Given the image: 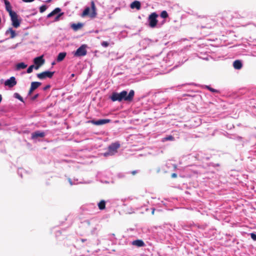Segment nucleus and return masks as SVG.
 <instances>
[{
    "label": "nucleus",
    "instance_id": "1",
    "mask_svg": "<svg viewBox=\"0 0 256 256\" xmlns=\"http://www.w3.org/2000/svg\"><path fill=\"white\" fill-rule=\"evenodd\" d=\"M134 95V92L132 90L128 94L126 90H122L120 93L114 92L110 98L112 102L118 101L120 102L122 100L130 102L133 100Z\"/></svg>",
    "mask_w": 256,
    "mask_h": 256
},
{
    "label": "nucleus",
    "instance_id": "2",
    "mask_svg": "<svg viewBox=\"0 0 256 256\" xmlns=\"http://www.w3.org/2000/svg\"><path fill=\"white\" fill-rule=\"evenodd\" d=\"M120 146V144L118 142L112 143L108 146V151L104 152V155L105 156L114 155L117 152L118 149L119 148Z\"/></svg>",
    "mask_w": 256,
    "mask_h": 256
},
{
    "label": "nucleus",
    "instance_id": "3",
    "mask_svg": "<svg viewBox=\"0 0 256 256\" xmlns=\"http://www.w3.org/2000/svg\"><path fill=\"white\" fill-rule=\"evenodd\" d=\"M61 8H54L51 12L47 15L46 18H50L56 14V16H55L54 19V22H57L60 20V17L64 14V12H61Z\"/></svg>",
    "mask_w": 256,
    "mask_h": 256
},
{
    "label": "nucleus",
    "instance_id": "4",
    "mask_svg": "<svg viewBox=\"0 0 256 256\" xmlns=\"http://www.w3.org/2000/svg\"><path fill=\"white\" fill-rule=\"evenodd\" d=\"M158 15L156 12L151 14L148 18V26L152 28H154L156 26L158 20L156 18Z\"/></svg>",
    "mask_w": 256,
    "mask_h": 256
},
{
    "label": "nucleus",
    "instance_id": "5",
    "mask_svg": "<svg viewBox=\"0 0 256 256\" xmlns=\"http://www.w3.org/2000/svg\"><path fill=\"white\" fill-rule=\"evenodd\" d=\"M86 45L82 44L79 47L77 50L74 52V56H83L86 54L87 51L86 50Z\"/></svg>",
    "mask_w": 256,
    "mask_h": 256
},
{
    "label": "nucleus",
    "instance_id": "6",
    "mask_svg": "<svg viewBox=\"0 0 256 256\" xmlns=\"http://www.w3.org/2000/svg\"><path fill=\"white\" fill-rule=\"evenodd\" d=\"M10 17L12 26L15 28H18L19 27L20 24V21L18 19V16L17 14L15 12L11 14H10Z\"/></svg>",
    "mask_w": 256,
    "mask_h": 256
},
{
    "label": "nucleus",
    "instance_id": "7",
    "mask_svg": "<svg viewBox=\"0 0 256 256\" xmlns=\"http://www.w3.org/2000/svg\"><path fill=\"white\" fill-rule=\"evenodd\" d=\"M54 73V72L45 71L42 73L38 74L36 76L40 80L46 78H52Z\"/></svg>",
    "mask_w": 256,
    "mask_h": 256
},
{
    "label": "nucleus",
    "instance_id": "8",
    "mask_svg": "<svg viewBox=\"0 0 256 256\" xmlns=\"http://www.w3.org/2000/svg\"><path fill=\"white\" fill-rule=\"evenodd\" d=\"M34 62L36 65L34 66V68L38 70L40 66L42 65L44 63V60L43 58V56H40L36 57L34 60Z\"/></svg>",
    "mask_w": 256,
    "mask_h": 256
},
{
    "label": "nucleus",
    "instance_id": "9",
    "mask_svg": "<svg viewBox=\"0 0 256 256\" xmlns=\"http://www.w3.org/2000/svg\"><path fill=\"white\" fill-rule=\"evenodd\" d=\"M16 80L14 76H12L9 79H8L4 82V85L11 88L14 87L16 84Z\"/></svg>",
    "mask_w": 256,
    "mask_h": 256
},
{
    "label": "nucleus",
    "instance_id": "10",
    "mask_svg": "<svg viewBox=\"0 0 256 256\" xmlns=\"http://www.w3.org/2000/svg\"><path fill=\"white\" fill-rule=\"evenodd\" d=\"M110 121L111 120L110 119H100L97 120H91L90 122L94 125L100 126L109 123Z\"/></svg>",
    "mask_w": 256,
    "mask_h": 256
},
{
    "label": "nucleus",
    "instance_id": "11",
    "mask_svg": "<svg viewBox=\"0 0 256 256\" xmlns=\"http://www.w3.org/2000/svg\"><path fill=\"white\" fill-rule=\"evenodd\" d=\"M45 132L40 130L36 131L32 134V139L35 140L40 138H44L45 136Z\"/></svg>",
    "mask_w": 256,
    "mask_h": 256
},
{
    "label": "nucleus",
    "instance_id": "12",
    "mask_svg": "<svg viewBox=\"0 0 256 256\" xmlns=\"http://www.w3.org/2000/svg\"><path fill=\"white\" fill-rule=\"evenodd\" d=\"M132 244L138 248L144 247L146 246V244L144 241L142 240H136L132 242Z\"/></svg>",
    "mask_w": 256,
    "mask_h": 256
},
{
    "label": "nucleus",
    "instance_id": "13",
    "mask_svg": "<svg viewBox=\"0 0 256 256\" xmlns=\"http://www.w3.org/2000/svg\"><path fill=\"white\" fill-rule=\"evenodd\" d=\"M4 3L6 10L9 13V14H11L14 12H15L12 10V8L9 1L8 0H4Z\"/></svg>",
    "mask_w": 256,
    "mask_h": 256
},
{
    "label": "nucleus",
    "instance_id": "14",
    "mask_svg": "<svg viewBox=\"0 0 256 256\" xmlns=\"http://www.w3.org/2000/svg\"><path fill=\"white\" fill-rule=\"evenodd\" d=\"M9 34H10V38H14L16 35V32L14 30L12 29V28H10L8 30H6L5 32V34L8 36Z\"/></svg>",
    "mask_w": 256,
    "mask_h": 256
},
{
    "label": "nucleus",
    "instance_id": "15",
    "mask_svg": "<svg viewBox=\"0 0 256 256\" xmlns=\"http://www.w3.org/2000/svg\"><path fill=\"white\" fill-rule=\"evenodd\" d=\"M233 66L234 68L236 70L241 69L242 66V61L240 60H236L233 62Z\"/></svg>",
    "mask_w": 256,
    "mask_h": 256
},
{
    "label": "nucleus",
    "instance_id": "16",
    "mask_svg": "<svg viewBox=\"0 0 256 256\" xmlns=\"http://www.w3.org/2000/svg\"><path fill=\"white\" fill-rule=\"evenodd\" d=\"M130 6L132 9L136 8V10H140L141 7V4L140 2L135 0L131 3Z\"/></svg>",
    "mask_w": 256,
    "mask_h": 256
},
{
    "label": "nucleus",
    "instance_id": "17",
    "mask_svg": "<svg viewBox=\"0 0 256 256\" xmlns=\"http://www.w3.org/2000/svg\"><path fill=\"white\" fill-rule=\"evenodd\" d=\"M66 52H62L59 53L56 58V61L58 62L62 61L66 56Z\"/></svg>",
    "mask_w": 256,
    "mask_h": 256
},
{
    "label": "nucleus",
    "instance_id": "18",
    "mask_svg": "<svg viewBox=\"0 0 256 256\" xmlns=\"http://www.w3.org/2000/svg\"><path fill=\"white\" fill-rule=\"evenodd\" d=\"M91 8L92 10V12L90 14V16L91 18H94L96 15V8L95 6L94 2L93 1L91 2Z\"/></svg>",
    "mask_w": 256,
    "mask_h": 256
},
{
    "label": "nucleus",
    "instance_id": "19",
    "mask_svg": "<svg viewBox=\"0 0 256 256\" xmlns=\"http://www.w3.org/2000/svg\"><path fill=\"white\" fill-rule=\"evenodd\" d=\"M26 66H27V64H26L25 63H24L23 62H20L16 64V70H20L22 69H24V68H26Z\"/></svg>",
    "mask_w": 256,
    "mask_h": 256
},
{
    "label": "nucleus",
    "instance_id": "20",
    "mask_svg": "<svg viewBox=\"0 0 256 256\" xmlns=\"http://www.w3.org/2000/svg\"><path fill=\"white\" fill-rule=\"evenodd\" d=\"M41 84H42V83L40 82H32L31 83V86H30L32 90H35Z\"/></svg>",
    "mask_w": 256,
    "mask_h": 256
},
{
    "label": "nucleus",
    "instance_id": "21",
    "mask_svg": "<svg viewBox=\"0 0 256 256\" xmlns=\"http://www.w3.org/2000/svg\"><path fill=\"white\" fill-rule=\"evenodd\" d=\"M106 201L104 200H100L98 204V206L100 210H104L106 208Z\"/></svg>",
    "mask_w": 256,
    "mask_h": 256
},
{
    "label": "nucleus",
    "instance_id": "22",
    "mask_svg": "<svg viewBox=\"0 0 256 256\" xmlns=\"http://www.w3.org/2000/svg\"><path fill=\"white\" fill-rule=\"evenodd\" d=\"M82 24L81 23H78V24H72L71 26L72 28L74 30H77L80 28H82Z\"/></svg>",
    "mask_w": 256,
    "mask_h": 256
},
{
    "label": "nucleus",
    "instance_id": "23",
    "mask_svg": "<svg viewBox=\"0 0 256 256\" xmlns=\"http://www.w3.org/2000/svg\"><path fill=\"white\" fill-rule=\"evenodd\" d=\"M174 140V138L172 135L167 136L164 138H163L162 140V142H165L166 141L170 140L173 141Z\"/></svg>",
    "mask_w": 256,
    "mask_h": 256
},
{
    "label": "nucleus",
    "instance_id": "24",
    "mask_svg": "<svg viewBox=\"0 0 256 256\" xmlns=\"http://www.w3.org/2000/svg\"><path fill=\"white\" fill-rule=\"evenodd\" d=\"M68 181L71 186L74 185V184H77L79 183H81V182H78V179H76V178H74V180H72L71 178H68Z\"/></svg>",
    "mask_w": 256,
    "mask_h": 256
},
{
    "label": "nucleus",
    "instance_id": "25",
    "mask_svg": "<svg viewBox=\"0 0 256 256\" xmlns=\"http://www.w3.org/2000/svg\"><path fill=\"white\" fill-rule=\"evenodd\" d=\"M90 10V8L89 7L86 8L82 12V16H86L88 15L89 14Z\"/></svg>",
    "mask_w": 256,
    "mask_h": 256
},
{
    "label": "nucleus",
    "instance_id": "26",
    "mask_svg": "<svg viewBox=\"0 0 256 256\" xmlns=\"http://www.w3.org/2000/svg\"><path fill=\"white\" fill-rule=\"evenodd\" d=\"M170 56H172L173 58L177 59L178 58V54L176 52H174V54H168V58H170Z\"/></svg>",
    "mask_w": 256,
    "mask_h": 256
},
{
    "label": "nucleus",
    "instance_id": "27",
    "mask_svg": "<svg viewBox=\"0 0 256 256\" xmlns=\"http://www.w3.org/2000/svg\"><path fill=\"white\" fill-rule=\"evenodd\" d=\"M168 15L166 11L163 10L160 13V16L162 18H166L168 17Z\"/></svg>",
    "mask_w": 256,
    "mask_h": 256
},
{
    "label": "nucleus",
    "instance_id": "28",
    "mask_svg": "<svg viewBox=\"0 0 256 256\" xmlns=\"http://www.w3.org/2000/svg\"><path fill=\"white\" fill-rule=\"evenodd\" d=\"M206 88L207 89H208L211 92H216V93H218L219 92V91L218 90H216L214 88H211L210 86H206Z\"/></svg>",
    "mask_w": 256,
    "mask_h": 256
},
{
    "label": "nucleus",
    "instance_id": "29",
    "mask_svg": "<svg viewBox=\"0 0 256 256\" xmlns=\"http://www.w3.org/2000/svg\"><path fill=\"white\" fill-rule=\"evenodd\" d=\"M34 65H31L28 67V68L27 69L26 72L28 74H30L32 72L33 68H34Z\"/></svg>",
    "mask_w": 256,
    "mask_h": 256
},
{
    "label": "nucleus",
    "instance_id": "30",
    "mask_svg": "<svg viewBox=\"0 0 256 256\" xmlns=\"http://www.w3.org/2000/svg\"><path fill=\"white\" fill-rule=\"evenodd\" d=\"M46 10V5H42L40 8V12L41 13L44 12Z\"/></svg>",
    "mask_w": 256,
    "mask_h": 256
},
{
    "label": "nucleus",
    "instance_id": "31",
    "mask_svg": "<svg viewBox=\"0 0 256 256\" xmlns=\"http://www.w3.org/2000/svg\"><path fill=\"white\" fill-rule=\"evenodd\" d=\"M14 98L18 99L19 100H20V101L22 102H23V98H22L18 93H15L14 94Z\"/></svg>",
    "mask_w": 256,
    "mask_h": 256
},
{
    "label": "nucleus",
    "instance_id": "32",
    "mask_svg": "<svg viewBox=\"0 0 256 256\" xmlns=\"http://www.w3.org/2000/svg\"><path fill=\"white\" fill-rule=\"evenodd\" d=\"M101 45L104 48L108 46L109 43L108 42L104 41L101 43Z\"/></svg>",
    "mask_w": 256,
    "mask_h": 256
},
{
    "label": "nucleus",
    "instance_id": "33",
    "mask_svg": "<svg viewBox=\"0 0 256 256\" xmlns=\"http://www.w3.org/2000/svg\"><path fill=\"white\" fill-rule=\"evenodd\" d=\"M251 238L254 241H256V234L254 233L250 234Z\"/></svg>",
    "mask_w": 256,
    "mask_h": 256
},
{
    "label": "nucleus",
    "instance_id": "34",
    "mask_svg": "<svg viewBox=\"0 0 256 256\" xmlns=\"http://www.w3.org/2000/svg\"><path fill=\"white\" fill-rule=\"evenodd\" d=\"M88 208H94L95 209H96V205L94 204H90L88 206Z\"/></svg>",
    "mask_w": 256,
    "mask_h": 256
},
{
    "label": "nucleus",
    "instance_id": "35",
    "mask_svg": "<svg viewBox=\"0 0 256 256\" xmlns=\"http://www.w3.org/2000/svg\"><path fill=\"white\" fill-rule=\"evenodd\" d=\"M50 87V84H48V85L46 86L43 88V90H48V88H49Z\"/></svg>",
    "mask_w": 256,
    "mask_h": 256
},
{
    "label": "nucleus",
    "instance_id": "36",
    "mask_svg": "<svg viewBox=\"0 0 256 256\" xmlns=\"http://www.w3.org/2000/svg\"><path fill=\"white\" fill-rule=\"evenodd\" d=\"M236 139L239 141H242V136H238L236 138Z\"/></svg>",
    "mask_w": 256,
    "mask_h": 256
},
{
    "label": "nucleus",
    "instance_id": "37",
    "mask_svg": "<svg viewBox=\"0 0 256 256\" xmlns=\"http://www.w3.org/2000/svg\"><path fill=\"white\" fill-rule=\"evenodd\" d=\"M34 0H22V2H30Z\"/></svg>",
    "mask_w": 256,
    "mask_h": 256
},
{
    "label": "nucleus",
    "instance_id": "38",
    "mask_svg": "<svg viewBox=\"0 0 256 256\" xmlns=\"http://www.w3.org/2000/svg\"><path fill=\"white\" fill-rule=\"evenodd\" d=\"M38 96V94H35L34 97L32 98V100H35Z\"/></svg>",
    "mask_w": 256,
    "mask_h": 256
},
{
    "label": "nucleus",
    "instance_id": "39",
    "mask_svg": "<svg viewBox=\"0 0 256 256\" xmlns=\"http://www.w3.org/2000/svg\"><path fill=\"white\" fill-rule=\"evenodd\" d=\"M177 176V174L175 173H173L172 174V177L173 178H176Z\"/></svg>",
    "mask_w": 256,
    "mask_h": 256
},
{
    "label": "nucleus",
    "instance_id": "40",
    "mask_svg": "<svg viewBox=\"0 0 256 256\" xmlns=\"http://www.w3.org/2000/svg\"><path fill=\"white\" fill-rule=\"evenodd\" d=\"M18 174L21 178H22V174H21V172H20V170H18Z\"/></svg>",
    "mask_w": 256,
    "mask_h": 256
},
{
    "label": "nucleus",
    "instance_id": "41",
    "mask_svg": "<svg viewBox=\"0 0 256 256\" xmlns=\"http://www.w3.org/2000/svg\"><path fill=\"white\" fill-rule=\"evenodd\" d=\"M80 240H81L82 242H86V241L87 240H86V239H84V238H82V239H80Z\"/></svg>",
    "mask_w": 256,
    "mask_h": 256
},
{
    "label": "nucleus",
    "instance_id": "42",
    "mask_svg": "<svg viewBox=\"0 0 256 256\" xmlns=\"http://www.w3.org/2000/svg\"><path fill=\"white\" fill-rule=\"evenodd\" d=\"M33 91H34V90H31V88H30V90H29V92H28V94H30L32 93V92Z\"/></svg>",
    "mask_w": 256,
    "mask_h": 256
},
{
    "label": "nucleus",
    "instance_id": "43",
    "mask_svg": "<svg viewBox=\"0 0 256 256\" xmlns=\"http://www.w3.org/2000/svg\"><path fill=\"white\" fill-rule=\"evenodd\" d=\"M154 210H155V209L154 208H152V214H154Z\"/></svg>",
    "mask_w": 256,
    "mask_h": 256
},
{
    "label": "nucleus",
    "instance_id": "44",
    "mask_svg": "<svg viewBox=\"0 0 256 256\" xmlns=\"http://www.w3.org/2000/svg\"><path fill=\"white\" fill-rule=\"evenodd\" d=\"M74 76V74H72L71 75H70V78H72Z\"/></svg>",
    "mask_w": 256,
    "mask_h": 256
},
{
    "label": "nucleus",
    "instance_id": "45",
    "mask_svg": "<svg viewBox=\"0 0 256 256\" xmlns=\"http://www.w3.org/2000/svg\"><path fill=\"white\" fill-rule=\"evenodd\" d=\"M136 173V171H133V172H132V174H135Z\"/></svg>",
    "mask_w": 256,
    "mask_h": 256
},
{
    "label": "nucleus",
    "instance_id": "46",
    "mask_svg": "<svg viewBox=\"0 0 256 256\" xmlns=\"http://www.w3.org/2000/svg\"><path fill=\"white\" fill-rule=\"evenodd\" d=\"M220 166V164H216L214 166Z\"/></svg>",
    "mask_w": 256,
    "mask_h": 256
},
{
    "label": "nucleus",
    "instance_id": "47",
    "mask_svg": "<svg viewBox=\"0 0 256 256\" xmlns=\"http://www.w3.org/2000/svg\"><path fill=\"white\" fill-rule=\"evenodd\" d=\"M1 126V124H0V126Z\"/></svg>",
    "mask_w": 256,
    "mask_h": 256
},
{
    "label": "nucleus",
    "instance_id": "48",
    "mask_svg": "<svg viewBox=\"0 0 256 256\" xmlns=\"http://www.w3.org/2000/svg\"><path fill=\"white\" fill-rule=\"evenodd\" d=\"M255 26H256V24H255Z\"/></svg>",
    "mask_w": 256,
    "mask_h": 256
},
{
    "label": "nucleus",
    "instance_id": "49",
    "mask_svg": "<svg viewBox=\"0 0 256 256\" xmlns=\"http://www.w3.org/2000/svg\"><path fill=\"white\" fill-rule=\"evenodd\" d=\"M2 41H0V42H2Z\"/></svg>",
    "mask_w": 256,
    "mask_h": 256
}]
</instances>
